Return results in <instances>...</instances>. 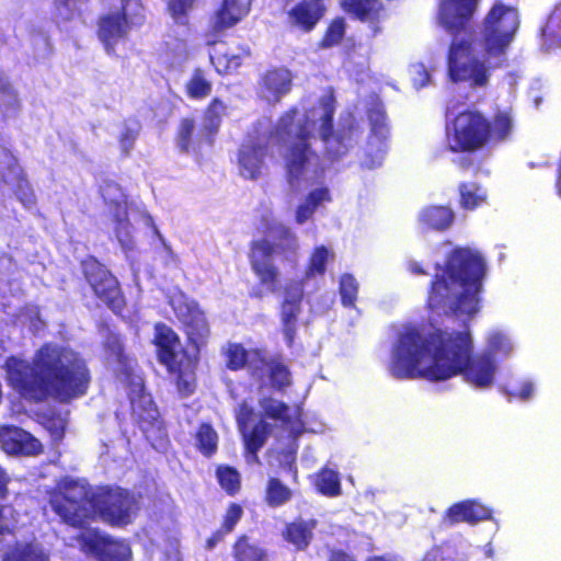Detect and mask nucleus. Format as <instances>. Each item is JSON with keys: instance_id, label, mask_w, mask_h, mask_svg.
Segmentation results:
<instances>
[{"instance_id": "obj_1", "label": "nucleus", "mask_w": 561, "mask_h": 561, "mask_svg": "<svg viewBox=\"0 0 561 561\" xmlns=\"http://www.w3.org/2000/svg\"><path fill=\"white\" fill-rule=\"evenodd\" d=\"M469 331L435 329L422 335L408 329L399 335L390 373L397 379L445 381L462 375L477 388L492 385L496 369L490 353L472 355Z\"/></svg>"}, {"instance_id": "obj_2", "label": "nucleus", "mask_w": 561, "mask_h": 561, "mask_svg": "<svg viewBox=\"0 0 561 561\" xmlns=\"http://www.w3.org/2000/svg\"><path fill=\"white\" fill-rule=\"evenodd\" d=\"M2 368L8 387L34 404L49 399L70 403L83 397L91 382L85 360L71 348L50 342L41 345L32 360L8 356Z\"/></svg>"}, {"instance_id": "obj_3", "label": "nucleus", "mask_w": 561, "mask_h": 561, "mask_svg": "<svg viewBox=\"0 0 561 561\" xmlns=\"http://www.w3.org/2000/svg\"><path fill=\"white\" fill-rule=\"evenodd\" d=\"M50 508L60 520L76 529H84L100 518L112 527H123L133 522L138 511L134 494L123 488L90 486L69 480L59 484L48 496Z\"/></svg>"}, {"instance_id": "obj_4", "label": "nucleus", "mask_w": 561, "mask_h": 561, "mask_svg": "<svg viewBox=\"0 0 561 561\" xmlns=\"http://www.w3.org/2000/svg\"><path fill=\"white\" fill-rule=\"evenodd\" d=\"M485 271V262L478 252L460 247L453 249L444 265L436 264L427 291V308L473 317L480 309Z\"/></svg>"}, {"instance_id": "obj_5", "label": "nucleus", "mask_w": 561, "mask_h": 561, "mask_svg": "<svg viewBox=\"0 0 561 561\" xmlns=\"http://www.w3.org/2000/svg\"><path fill=\"white\" fill-rule=\"evenodd\" d=\"M480 0H439L437 25L450 36L447 50V71L455 83L471 88L489 83L490 69L474 55V15Z\"/></svg>"}, {"instance_id": "obj_6", "label": "nucleus", "mask_w": 561, "mask_h": 561, "mask_svg": "<svg viewBox=\"0 0 561 561\" xmlns=\"http://www.w3.org/2000/svg\"><path fill=\"white\" fill-rule=\"evenodd\" d=\"M298 113L296 106L284 112L277 121L275 134L278 138L287 140L283 152L287 182L290 185L301 182L314 184L323 178L325 168L310 142L314 121L307 115L297 121Z\"/></svg>"}, {"instance_id": "obj_7", "label": "nucleus", "mask_w": 561, "mask_h": 561, "mask_svg": "<svg viewBox=\"0 0 561 561\" xmlns=\"http://www.w3.org/2000/svg\"><path fill=\"white\" fill-rule=\"evenodd\" d=\"M514 130L512 108H496L492 116L472 107L458 112L448 129V149L473 153L506 142Z\"/></svg>"}, {"instance_id": "obj_8", "label": "nucleus", "mask_w": 561, "mask_h": 561, "mask_svg": "<svg viewBox=\"0 0 561 561\" xmlns=\"http://www.w3.org/2000/svg\"><path fill=\"white\" fill-rule=\"evenodd\" d=\"M153 329L152 344L158 362L172 376L178 393L183 398L192 396L197 387L198 356L181 347L179 334L168 324L157 322Z\"/></svg>"}, {"instance_id": "obj_9", "label": "nucleus", "mask_w": 561, "mask_h": 561, "mask_svg": "<svg viewBox=\"0 0 561 561\" xmlns=\"http://www.w3.org/2000/svg\"><path fill=\"white\" fill-rule=\"evenodd\" d=\"M279 237L284 243H272L267 239L253 240L250 243L249 262L252 272L259 279V287H254L249 296L262 299L265 293L275 294L279 290V270L273 263L275 253L295 252V236L286 227H280Z\"/></svg>"}, {"instance_id": "obj_10", "label": "nucleus", "mask_w": 561, "mask_h": 561, "mask_svg": "<svg viewBox=\"0 0 561 561\" xmlns=\"http://www.w3.org/2000/svg\"><path fill=\"white\" fill-rule=\"evenodd\" d=\"M333 257V252H331L327 247H316L309 256L304 279L293 280L286 285L284 289V299L279 306V318L284 339L288 347L294 345L297 334V322L301 312V302L305 296L304 280L316 276H323L327 271V263L329 259Z\"/></svg>"}, {"instance_id": "obj_11", "label": "nucleus", "mask_w": 561, "mask_h": 561, "mask_svg": "<svg viewBox=\"0 0 561 561\" xmlns=\"http://www.w3.org/2000/svg\"><path fill=\"white\" fill-rule=\"evenodd\" d=\"M80 268L95 300L114 314H122L127 305L126 297L113 272L94 255L83 257L80 261Z\"/></svg>"}, {"instance_id": "obj_12", "label": "nucleus", "mask_w": 561, "mask_h": 561, "mask_svg": "<svg viewBox=\"0 0 561 561\" xmlns=\"http://www.w3.org/2000/svg\"><path fill=\"white\" fill-rule=\"evenodd\" d=\"M519 26L517 11L504 4L493 5L481 28V44L488 58L506 54Z\"/></svg>"}, {"instance_id": "obj_13", "label": "nucleus", "mask_w": 561, "mask_h": 561, "mask_svg": "<svg viewBox=\"0 0 561 561\" xmlns=\"http://www.w3.org/2000/svg\"><path fill=\"white\" fill-rule=\"evenodd\" d=\"M251 377L266 381L273 390L284 392L293 385L290 367L282 353H271L265 346L252 347Z\"/></svg>"}, {"instance_id": "obj_14", "label": "nucleus", "mask_w": 561, "mask_h": 561, "mask_svg": "<svg viewBox=\"0 0 561 561\" xmlns=\"http://www.w3.org/2000/svg\"><path fill=\"white\" fill-rule=\"evenodd\" d=\"M319 105L323 111L320 117L319 134L324 144V157L334 162L348 152L352 146L354 127L352 125L342 127L334 134L335 99L332 93L320 98Z\"/></svg>"}, {"instance_id": "obj_15", "label": "nucleus", "mask_w": 561, "mask_h": 561, "mask_svg": "<svg viewBox=\"0 0 561 561\" xmlns=\"http://www.w3.org/2000/svg\"><path fill=\"white\" fill-rule=\"evenodd\" d=\"M173 310L187 344L194 348V355L199 357L201 350L207 345L211 334L205 311L194 300L180 302Z\"/></svg>"}, {"instance_id": "obj_16", "label": "nucleus", "mask_w": 561, "mask_h": 561, "mask_svg": "<svg viewBox=\"0 0 561 561\" xmlns=\"http://www.w3.org/2000/svg\"><path fill=\"white\" fill-rule=\"evenodd\" d=\"M80 549L95 557L98 561H129V546L119 539L102 533L99 528H88L77 536Z\"/></svg>"}, {"instance_id": "obj_17", "label": "nucleus", "mask_w": 561, "mask_h": 561, "mask_svg": "<svg viewBox=\"0 0 561 561\" xmlns=\"http://www.w3.org/2000/svg\"><path fill=\"white\" fill-rule=\"evenodd\" d=\"M127 7L123 3L118 11L102 14L98 19V38L110 54H114L117 43L124 41L130 30Z\"/></svg>"}, {"instance_id": "obj_18", "label": "nucleus", "mask_w": 561, "mask_h": 561, "mask_svg": "<svg viewBox=\"0 0 561 561\" xmlns=\"http://www.w3.org/2000/svg\"><path fill=\"white\" fill-rule=\"evenodd\" d=\"M103 348L107 357L117 364L115 376L124 385L139 387L140 376L135 371L137 360L126 353L122 336L117 333L108 332L103 341Z\"/></svg>"}, {"instance_id": "obj_19", "label": "nucleus", "mask_w": 561, "mask_h": 561, "mask_svg": "<svg viewBox=\"0 0 561 561\" xmlns=\"http://www.w3.org/2000/svg\"><path fill=\"white\" fill-rule=\"evenodd\" d=\"M340 8L352 19L367 23L373 37L382 32L381 22L386 16L382 0H340Z\"/></svg>"}, {"instance_id": "obj_20", "label": "nucleus", "mask_w": 561, "mask_h": 561, "mask_svg": "<svg viewBox=\"0 0 561 561\" xmlns=\"http://www.w3.org/2000/svg\"><path fill=\"white\" fill-rule=\"evenodd\" d=\"M253 0H221L209 20V32L217 36L234 27L250 12Z\"/></svg>"}, {"instance_id": "obj_21", "label": "nucleus", "mask_w": 561, "mask_h": 561, "mask_svg": "<svg viewBox=\"0 0 561 561\" xmlns=\"http://www.w3.org/2000/svg\"><path fill=\"white\" fill-rule=\"evenodd\" d=\"M253 0H221L209 20V32L217 36L234 27L250 12Z\"/></svg>"}, {"instance_id": "obj_22", "label": "nucleus", "mask_w": 561, "mask_h": 561, "mask_svg": "<svg viewBox=\"0 0 561 561\" xmlns=\"http://www.w3.org/2000/svg\"><path fill=\"white\" fill-rule=\"evenodd\" d=\"M325 0H300L287 11V22L301 33L312 32L327 14Z\"/></svg>"}, {"instance_id": "obj_23", "label": "nucleus", "mask_w": 561, "mask_h": 561, "mask_svg": "<svg viewBox=\"0 0 561 561\" xmlns=\"http://www.w3.org/2000/svg\"><path fill=\"white\" fill-rule=\"evenodd\" d=\"M268 153V141L248 138L238 152L240 175L248 180H257L264 167V159Z\"/></svg>"}, {"instance_id": "obj_24", "label": "nucleus", "mask_w": 561, "mask_h": 561, "mask_svg": "<svg viewBox=\"0 0 561 561\" xmlns=\"http://www.w3.org/2000/svg\"><path fill=\"white\" fill-rule=\"evenodd\" d=\"M0 446L12 455L36 456L43 453V445L37 438L14 425L1 427Z\"/></svg>"}, {"instance_id": "obj_25", "label": "nucleus", "mask_w": 561, "mask_h": 561, "mask_svg": "<svg viewBox=\"0 0 561 561\" xmlns=\"http://www.w3.org/2000/svg\"><path fill=\"white\" fill-rule=\"evenodd\" d=\"M491 518L492 510L474 499L454 503L444 513V519L449 525L459 523L473 525Z\"/></svg>"}, {"instance_id": "obj_26", "label": "nucleus", "mask_w": 561, "mask_h": 561, "mask_svg": "<svg viewBox=\"0 0 561 561\" xmlns=\"http://www.w3.org/2000/svg\"><path fill=\"white\" fill-rule=\"evenodd\" d=\"M0 154L5 161L7 170L15 176V184L13 186L15 197L24 207H32L36 203V195L27 180L25 171L19 164V159L9 148L5 147L1 148Z\"/></svg>"}, {"instance_id": "obj_27", "label": "nucleus", "mask_w": 561, "mask_h": 561, "mask_svg": "<svg viewBox=\"0 0 561 561\" xmlns=\"http://www.w3.org/2000/svg\"><path fill=\"white\" fill-rule=\"evenodd\" d=\"M128 390L131 413L140 426L153 424L159 416L158 409L149 393L145 392V383L140 377V386L125 385Z\"/></svg>"}, {"instance_id": "obj_28", "label": "nucleus", "mask_w": 561, "mask_h": 561, "mask_svg": "<svg viewBox=\"0 0 561 561\" xmlns=\"http://www.w3.org/2000/svg\"><path fill=\"white\" fill-rule=\"evenodd\" d=\"M242 434L244 450L243 456L248 463H260L259 451L265 445L271 435V425L265 420H259L250 431L244 428Z\"/></svg>"}, {"instance_id": "obj_29", "label": "nucleus", "mask_w": 561, "mask_h": 561, "mask_svg": "<svg viewBox=\"0 0 561 561\" xmlns=\"http://www.w3.org/2000/svg\"><path fill=\"white\" fill-rule=\"evenodd\" d=\"M318 522L313 518L306 520L297 517L285 525L282 531L283 539L293 545L296 550L304 551L310 546Z\"/></svg>"}, {"instance_id": "obj_30", "label": "nucleus", "mask_w": 561, "mask_h": 561, "mask_svg": "<svg viewBox=\"0 0 561 561\" xmlns=\"http://www.w3.org/2000/svg\"><path fill=\"white\" fill-rule=\"evenodd\" d=\"M226 103L219 98H213L203 110V125L201 137L207 145H213L218 134L222 118L228 114Z\"/></svg>"}, {"instance_id": "obj_31", "label": "nucleus", "mask_w": 561, "mask_h": 561, "mask_svg": "<svg viewBox=\"0 0 561 561\" xmlns=\"http://www.w3.org/2000/svg\"><path fill=\"white\" fill-rule=\"evenodd\" d=\"M231 549L233 561H270L267 550L245 534L237 536Z\"/></svg>"}, {"instance_id": "obj_32", "label": "nucleus", "mask_w": 561, "mask_h": 561, "mask_svg": "<svg viewBox=\"0 0 561 561\" xmlns=\"http://www.w3.org/2000/svg\"><path fill=\"white\" fill-rule=\"evenodd\" d=\"M225 366L230 371L248 369L251 376V363L253 360L252 347L247 350L242 343L229 342L222 351Z\"/></svg>"}, {"instance_id": "obj_33", "label": "nucleus", "mask_w": 561, "mask_h": 561, "mask_svg": "<svg viewBox=\"0 0 561 561\" xmlns=\"http://www.w3.org/2000/svg\"><path fill=\"white\" fill-rule=\"evenodd\" d=\"M2 561H49V556L37 542H15L3 554Z\"/></svg>"}, {"instance_id": "obj_34", "label": "nucleus", "mask_w": 561, "mask_h": 561, "mask_svg": "<svg viewBox=\"0 0 561 561\" xmlns=\"http://www.w3.org/2000/svg\"><path fill=\"white\" fill-rule=\"evenodd\" d=\"M454 221V213L445 206H428L420 214V222L426 230L444 231Z\"/></svg>"}, {"instance_id": "obj_35", "label": "nucleus", "mask_w": 561, "mask_h": 561, "mask_svg": "<svg viewBox=\"0 0 561 561\" xmlns=\"http://www.w3.org/2000/svg\"><path fill=\"white\" fill-rule=\"evenodd\" d=\"M294 491L284 484L279 478L270 477L264 489V502L268 507L277 508L290 502Z\"/></svg>"}, {"instance_id": "obj_36", "label": "nucleus", "mask_w": 561, "mask_h": 561, "mask_svg": "<svg viewBox=\"0 0 561 561\" xmlns=\"http://www.w3.org/2000/svg\"><path fill=\"white\" fill-rule=\"evenodd\" d=\"M461 208L473 210L484 204L488 198L485 188L478 182H461L458 185Z\"/></svg>"}, {"instance_id": "obj_37", "label": "nucleus", "mask_w": 561, "mask_h": 561, "mask_svg": "<svg viewBox=\"0 0 561 561\" xmlns=\"http://www.w3.org/2000/svg\"><path fill=\"white\" fill-rule=\"evenodd\" d=\"M196 449L206 458L213 457L218 450V433L208 422H202L195 432Z\"/></svg>"}, {"instance_id": "obj_38", "label": "nucleus", "mask_w": 561, "mask_h": 561, "mask_svg": "<svg viewBox=\"0 0 561 561\" xmlns=\"http://www.w3.org/2000/svg\"><path fill=\"white\" fill-rule=\"evenodd\" d=\"M293 77L288 69L275 68L263 76L264 87L276 98L287 94L291 89Z\"/></svg>"}, {"instance_id": "obj_39", "label": "nucleus", "mask_w": 561, "mask_h": 561, "mask_svg": "<svg viewBox=\"0 0 561 561\" xmlns=\"http://www.w3.org/2000/svg\"><path fill=\"white\" fill-rule=\"evenodd\" d=\"M347 30L345 18L335 16L328 23L321 38L318 42V47L321 49H329L342 44Z\"/></svg>"}, {"instance_id": "obj_40", "label": "nucleus", "mask_w": 561, "mask_h": 561, "mask_svg": "<svg viewBox=\"0 0 561 561\" xmlns=\"http://www.w3.org/2000/svg\"><path fill=\"white\" fill-rule=\"evenodd\" d=\"M314 488L318 493L328 497H336L342 493L339 473L329 468L318 471L314 479Z\"/></svg>"}, {"instance_id": "obj_41", "label": "nucleus", "mask_w": 561, "mask_h": 561, "mask_svg": "<svg viewBox=\"0 0 561 561\" xmlns=\"http://www.w3.org/2000/svg\"><path fill=\"white\" fill-rule=\"evenodd\" d=\"M216 478L220 488L230 496L237 495L241 490L239 471L229 465H219L216 468Z\"/></svg>"}, {"instance_id": "obj_42", "label": "nucleus", "mask_w": 561, "mask_h": 561, "mask_svg": "<svg viewBox=\"0 0 561 561\" xmlns=\"http://www.w3.org/2000/svg\"><path fill=\"white\" fill-rule=\"evenodd\" d=\"M211 82L206 79L203 69L195 68L185 84V93L192 100H203L211 93Z\"/></svg>"}, {"instance_id": "obj_43", "label": "nucleus", "mask_w": 561, "mask_h": 561, "mask_svg": "<svg viewBox=\"0 0 561 561\" xmlns=\"http://www.w3.org/2000/svg\"><path fill=\"white\" fill-rule=\"evenodd\" d=\"M196 122L193 117L180 119L175 131V144L181 153H188L194 147Z\"/></svg>"}, {"instance_id": "obj_44", "label": "nucleus", "mask_w": 561, "mask_h": 561, "mask_svg": "<svg viewBox=\"0 0 561 561\" xmlns=\"http://www.w3.org/2000/svg\"><path fill=\"white\" fill-rule=\"evenodd\" d=\"M210 62L219 75H232L237 72L242 65V56L216 50L210 55Z\"/></svg>"}, {"instance_id": "obj_45", "label": "nucleus", "mask_w": 561, "mask_h": 561, "mask_svg": "<svg viewBox=\"0 0 561 561\" xmlns=\"http://www.w3.org/2000/svg\"><path fill=\"white\" fill-rule=\"evenodd\" d=\"M367 118L371 134L379 140H385L389 135V126L385 108L379 104L370 106L367 110Z\"/></svg>"}, {"instance_id": "obj_46", "label": "nucleus", "mask_w": 561, "mask_h": 561, "mask_svg": "<svg viewBox=\"0 0 561 561\" xmlns=\"http://www.w3.org/2000/svg\"><path fill=\"white\" fill-rule=\"evenodd\" d=\"M339 291L341 304L344 307L352 308L355 306L358 294V283L351 274H343L340 278Z\"/></svg>"}, {"instance_id": "obj_47", "label": "nucleus", "mask_w": 561, "mask_h": 561, "mask_svg": "<svg viewBox=\"0 0 561 561\" xmlns=\"http://www.w3.org/2000/svg\"><path fill=\"white\" fill-rule=\"evenodd\" d=\"M262 407L267 417L280 421L285 425L291 423V417L289 415V407L287 403L274 400L272 398H267L262 403Z\"/></svg>"}, {"instance_id": "obj_48", "label": "nucleus", "mask_w": 561, "mask_h": 561, "mask_svg": "<svg viewBox=\"0 0 561 561\" xmlns=\"http://www.w3.org/2000/svg\"><path fill=\"white\" fill-rule=\"evenodd\" d=\"M243 514V507L239 503H230L226 508L219 528H221L224 533L231 534L236 529L238 523L241 520Z\"/></svg>"}, {"instance_id": "obj_49", "label": "nucleus", "mask_w": 561, "mask_h": 561, "mask_svg": "<svg viewBox=\"0 0 561 561\" xmlns=\"http://www.w3.org/2000/svg\"><path fill=\"white\" fill-rule=\"evenodd\" d=\"M141 125L138 121L133 126H125L118 137V144L124 156H128L139 136Z\"/></svg>"}, {"instance_id": "obj_50", "label": "nucleus", "mask_w": 561, "mask_h": 561, "mask_svg": "<svg viewBox=\"0 0 561 561\" xmlns=\"http://www.w3.org/2000/svg\"><path fill=\"white\" fill-rule=\"evenodd\" d=\"M195 1L196 0H169L168 10L175 22L186 24L187 13L193 8Z\"/></svg>"}, {"instance_id": "obj_51", "label": "nucleus", "mask_w": 561, "mask_h": 561, "mask_svg": "<svg viewBox=\"0 0 561 561\" xmlns=\"http://www.w3.org/2000/svg\"><path fill=\"white\" fill-rule=\"evenodd\" d=\"M115 234L122 247L130 249L133 245V239L129 232V221L127 219H118L115 227Z\"/></svg>"}, {"instance_id": "obj_52", "label": "nucleus", "mask_w": 561, "mask_h": 561, "mask_svg": "<svg viewBox=\"0 0 561 561\" xmlns=\"http://www.w3.org/2000/svg\"><path fill=\"white\" fill-rule=\"evenodd\" d=\"M323 201H330V193L327 187H320L311 191L307 197L306 203L310 205L314 210L317 207L323 202Z\"/></svg>"}, {"instance_id": "obj_53", "label": "nucleus", "mask_w": 561, "mask_h": 561, "mask_svg": "<svg viewBox=\"0 0 561 561\" xmlns=\"http://www.w3.org/2000/svg\"><path fill=\"white\" fill-rule=\"evenodd\" d=\"M547 26L552 31L553 36L561 39V2L556 5L549 15Z\"/></svg>"}, {"instance_id": "obj_54", "label": "nucleus", "mask_w": 561, "mask_h": 561, "mask_svg": "<svg viewBox=\"0 0 561 561\" xmlns=\"http://www.w3.org/2000/svg\"><path fill=\"white\" fill-rule=\"evenodd\" d=\"M253 415L254 411L252 408L248 407L245 403L240 407V412L237 419L240 431L247 428V424Z\"/></svg>"}, {"instance_id": "obj_55", "label": "nucleus", "mask_w": 561, "mask_h": 561, "mask_svg": "<svg viewBox=\"0 0 561 561\" xmlns=\"http://www.w3.org/2000/svg\"><path fill=\"white\" fill-rule=\"evenodd\" d=\"M534 390V386L530 381L523 382L520 389L518 391H508L507 394L510 399L518 398L522 400H527L531 397Z\"/></svg>"}, {"instance_id": "obj_56", "label": "nucleus", "mask_w": 561, "mask_h": 561, "mask_svg": "<svg viewBox=\"0 0 561 561\" xmlns=\"http://www.w3.org/2000/svg\"><path fill=\"white\" fill-rule=\"evenodd\" d=\"M313 213L314 209L305 202L296 209V221L298 224H304L312 216Z\"/></svg>"}, {"instance_id": "obj_57", "label": "nucleus", "mask_w": 561, "mask_h": 561, "mask_svg": "<svg viewBox=\"0 0 561 561\" xmlns=\"http://www.w3.org/2000/svg\"><path fill=\"white\" fill-rule=\"evenodd\" d=\"M55 9L59 15H62V10H66V14L62 16L64 21H70L73 18V9L70 4V0H56Z\"/></svg>"}, {"instance_id": "obj_58", "label": "nucleus", "mask_w": 561, "mask_h": 561, "mask_svg": "<svg viewBox=\"0 0 561 561\" xmlns=\"http://www.w3.org/2000/svg\"><path fill=\"white\" fill-rule=\"evenodd\" d=\"M328 561H356V559L343 549L333 548L329 550Z\"/></svg>"}, {"instance_id": "obj_59", "label": "nucleus", "mask_w": 561, "mask_h": 561, "mask_svg": "<svg viewBox=\"0 0 561 561\" xmlns=\"http://www.w3.org/2000/svg\"><path fill=\"white\" fill-rule=\"evenodd\" d=\"M431 81V75L426 70L424 66L419 67L417 69V78L413 79V84L416 88H423L427 85Z\"/></svg>"}, {"instance_id": "obj_60", "label": "nucleus", "mask_w": 561, "mask_h": 561, "mask_svg": "<svg viewBox=\"0 0 561 561\" xmlns=\"http://www.w3.org/2000/svg\"><path fill=\"white\" fill-rule=\"evenodd\" d=\"M227 533H224L221 528L216 529L206 540V548L208 550L214 549L224 538L227 536Z\"/></svg>"}, {"instance_id": "obj_61", "label": "nucleus", "mask_w": 561, "mask_h": 561, "mask_svg": "<svg viewBox=\"0 0 561 561\" xmlns=\"http://www.w3.org/2000/svg\"><path fill=\"white\" fill-rule=\"evenodd\" d=\"M10 482V478L8 477L5 470L0 466V500H5L9 494L8 484Z\"/></svg>"}, {"instance_id": "obj_62", "label": "nucleus", "mask_w": 561, "mask_h": 561, "mask_svg": "<svg viewBox=\"0 0 561 561\" xmlns=\"http://www.w3.org/2000/svg\"><path fill=\"white\" fill-rule=\"evenodd\" d=\"M428 561H443L444 550L440 547H433L425 556Z\"/></svg>"}, {"instance_id": "obj_63", "label": "nucleus", "mask_w": 561, "mask_h": 561, "mask_svg": "<svg viewBox=\"0 0 561 561\" xmlns=\"http://www.w3.org/2000/svg\"><path fill=\"white\" fill-rule=\"evenodd\" d=\"M409 271L415 275H427L426 270L417 262L409 263Z\"/></svg>"}, {"instance_id": "obj_64", "label": "nucleus", "mask_w": 561, "mask_h": 561, "mask_svg": "<svg viewBox=\"0 0 561 561\" xmlns=\"http://www.w3.org/2000/svg\"><path fill=\"white\" fill-rule=\"evenodd\" d=\"M456 163L460 170L467 171L472 165V160L468 157H461Z\"/></svg>"}]
</instances>
